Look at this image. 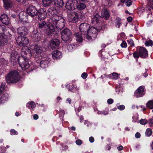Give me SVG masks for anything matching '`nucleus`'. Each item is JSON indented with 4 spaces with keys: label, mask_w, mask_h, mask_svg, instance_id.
Wrapping results in <instances>:
<instances>
[{
    "label": "nucleus",
    "mask_w": 153,
    "mask_h": 153,
    "mask_svg": "<svg viewBox=\"0 0 153 153\" xmlns=\"http://www.w3.org/2000/svg\"><path fill=\"white\" fill-rule=\"evenodd\" d=\"M126 4L128 6H129L131 4V1L130 0L127 1L126 2Z\"/></svg>",
    "instance_id": "50"
},
{
    "label": "nucleus",
    "mask_w": 153,
    "mask_h": 153,
    "mask_svg": "<svg viewBox=\"0 0 153 153\" xmlns=\"http://www.w3.org/2000/svg\"><path fill=\"white\" fill-rule=\"evenodd\" d=\"M33 118L35 120H37L38 118V116L37 114H35L33 115Z\"/></svg>",
    "instance_id": "61"
},
{
    "label": "nucleus",
    "mask_w": 153,
    "mask_h": 153,
    "mask_svg": "<svg viewBox=\"0 0 153 153\" xmlns=\"http://www.w3.org/2000/svg\"><path fill=\"white\" fill-rule=\"evenodd\" d=\"M145 44L146 46H152L153 45V42L152 40H150L149 41H146L145 43Z\"/></svg>",
    "instance_id": "36"
},
{
    "label": "nucleus",
    "mask_w": 153,
    "mask_h": 153,
    "mask_svg": "<svg viewBox=\"0 0 153 153\" xmlns=\"http://www.w3.org/2000/svg\"><path fill=\"white\" fill-rule=\"evenodd\" d=\"M114 101L112 99H109L107 100V102L108 104H111Z\"/></svg>",
    "instance_id": "52"
},
{
    "label": "nucleus",
    "mask_w": 153,
    "mask_h": 153,
    "mask_svg": "<svg viewBox=\"0 0 153 153\" xmlns=\"http://www.w3.org/2000/svg\"><path fill=\"white\" fill-rule=\"evenodd\" d=\"M152 133V130L149 128L147 129L146 131V136H150Z\"/></svg>",
    "instance_id": "38"
},
{
    "label": "nucleus",
    "mask_w": 153,
    "mask_h": 153,
    "mask_svg": "<svg viewBox=\"0 0 153 153\" xmlns=\"http://www.w3.org/2000/svg\"><path fill=\"white\" fill-rule=\"evenodd\" d=\"M79 119H80V122H82V121L83 120H84V118H83V117L82 116H80Z\"/></svg>",
    "instance_id": "63"
},
{
    "label": "nucleus",
    "mask_w": 153,
    "mask_h": 153,
    "mask_svg": "<svg viewBox=\"0 0 153 153\" xmlns=\"http://www.w3.org/2000/svg\"><path fill=\"white\" fill-rule=\"evenodd\" d=\"M9 95L7 93H4L0 97V103H4L8 99Z\"/></svg>",
    "instance_id": "29"
},
{
    "label": "nucleus",
    "mask_w": 153,
    "mask_h": 153,
    "mask_svg": "<svg viewBox=\"0 0 153 153\" xmlns=\"http://www.w3.org/2000/svg\"><path fill=\"white\" fill-rule=\"evenodd\" d=\"M139 55L142 58H146L148 55L147 50L144 48L140 47L139 49Z\"/></svg>",
    "instance_id": "16"
},
{
    "label": "nucleus",
    "mask_w": 153,
    "mask_h": 153,
    "mask_svg": "<svg viewBox=\"0 0 153 153\" xmlns=\"http://www.w3.org/2000/svg\"><path fill=\"white\" fill-rule=\"evenodd\" d=\"M117 149L119 151H121L123 149V147L122 146H120L117 147Z\"/></svg>",
    "instance_id": "59"
},
{
    "label": "nucleus",
    "mask_w": 153,
    "mask_h": 153,
    "mask_svg": "<svg viewBox=\"0 0 153 153\" xmlns=\"http://www.w3.org/2000/svg\"><path fill=\"white\" fill-rule=\"evenodd\" d=\"M147 107L150 109L153 108V101L150 100L148 101L146 103Z\"/></svg>",
    "instance_id": "33"
},
{
    "label": "nucleus",
    "mask_w": 153,
    "mask_h": 153,
    "mask_svg": "<svg viewBox=\"0 0 153 153\" xmlns=\"http://www.w3.org/2000/svg\"><path fill=\"white\" fill-rule=\"evenodd\" d=\"M52 22L58 30H62L65 26V20L61 16L58 15L53 16L51 18Z\"/></svg>",
    "instance_id": "3"
},
{
    "label": "nucleus",
    "mask_w": 153,
    "mask_h": 153,
    "mask_svg": "<svg viewBox=\"0 0 153 153\" xmlns=\"http://www.w3.org/2000/svg\"><path fill=\"white\" fill-rule=\"evenodd\" d=\"M82 144V141L81 140H77V145H80Z\"/></svg>",
    "instance_id": "55"
},
{
    "label": "nucleus",
    "mask_w": 153,
    "mask_h": 153,
    "mask_svg": "<svg viewBox=\"0 0 153 153\" xmlns=\"http://www.w3.org/2000/svg\"><path fill=\"white\" fill-rule=\"evenodd\" d=\"M89 28V25L86 23H82L79 25V28L80 31L82 33H84L82 34L77 33V42H79L80 44L83 40V37L84 36V33L88 31Z\"/></svg>",
    "instance_id": "4"
},
{
    "label": "nucleus",
    "mask_w": 153,
    "mask_h": 153,
    "mask_svg": "<svg viewBox=\"0 0 153 153\" xmlns=\"http://www.w3.org/2000/svg\"><path fill=\"white\" fill-rule=\"evenodd\" d=\"M31 49L33 54L35 55V57L36 58L40 57V54L42 53V48L40 45L35 44L31 46Z\"/></svg>",
    "instance_id": "6"
},
{
    "label": "nucleus",
    "mask_w": 153,
    "mask_h": 153,
    "mask_svg": "<svg viewBox=\"0 0 153 153\" xmlns=\"http://www.w3.org/2000/svg\"><path fill=\"white\" fill-rule=\"evenodd\" d=\"M17 33L19 35L21 36H24L28 34V30L26 27L22 26L18 28Z\"/></svg>",
    "instance_id": "14"
},
{
    "label": "nucleus",
    "mask_w": 153,
    "mask_h": 153,
    "mask_svg": "<svg viewBox=\"0 0 153 153\" xmlns=\"http://www.w3.org/2000/svg\"><path fill=\"white\" fill-rule=\"evenodd\" d=\"M8 42L6 36H4L3 34L0 35V46L6 44Z\"/></svg>",
    "instance_id": "23"
},
{
    "label": "nucleus",
    "mask_w": 153,
    "mask_h": 153,
    "mask_svg": "<svg viewBox=\"0 0 153 153\" xmlns=\"http://www.w3.org/2000/svg\"><path fill=\"white\" fill-rule=\"evenodd\" d=\"M27 105L29 108L30 107L32 108H34L36 106L35 103L33 101H31L29 103L27 104Z\"/></svg>",
    "instance_id": "35"
},
{
    "label": "nucleus",
    "mask_w": 153,
    "mask_h": 153,
    "mask_svg": "<svg viewBox=\"0 0 153 153\" xmlns=\"http://www.w3.org/2000/svg\"><path fill=\"white\" fill-rule=\"evenodd\" d=\"M52 0H42V3L44 6L48 7L52 4Z\"/></svg>",
    "instance_id": "31"
},
{
    "label": "nucleus",
    "mask_w": 153,
    "mask_h": 153,
    "mask_svg": "<svg viewBox=\"0 0 153 153\" xmlns=\"http://www.w3.org/2000/svg\"><path fill=\"white\" fill-rule=\"evenodd\" d=\"M132 18L131 17L129 16L127 18V20L129 22H130L132 21Z\"/></svg>",
    "instance_id": "58"
},
{
    "label": "nucleus",
    "mask_w": 153,
    "mask_h": 153,
    "mask_svg": "<svg viewBox=\"0 0 153 153\" xmlns=\"http://www.w3.org/2000/svg\"><path fill=\"white\" fill-rule=\"evenodd\" d=\"M0 20L2 23L6 25H8L9 23L10 19L8 16L5 14L1 15Z\"/></svg>",
    "instance_id": "20"
},
{
    "label": "nucleus",
    "mask_w": 153,
    "mask_h": 153,
    "mask_svg": "<svg viewBox=\"0 0 153 153\" xmlns=\"http://www.w3.org/2000/svg\"><path fill=\"white\" fill-rule=\"evenodd\" d=\"M94 138L93 137H91L89 138V140L91 143L94 142Z\"/></svg>",
    "instance_id": "53"
},
{
    "label": "nucleus",
    "mask_w": 153,
    "mask_h": 153,
    "mask_svg": "<svg viewBox=\"0 0 153 153\" xmlns=\"http://www.w3.org/2000/svg\"><path fill=\"white\" fill-rule=\"evenodd\" d=\"M38 17L41 20L45 19L46 17L47 13L45 10L44 9L41 8L38 11Z\"/></svg>",
    "instance_id": "17"
},
{
    "label": "nucleus",
    "mask_w": 153,
    "mask_h": 153,
    "mask_svg": "<svg viewBox=\"0 0 153 153\" xmlns=\"http://www.w3.org/2000/svg\"><path fill=\"white\" fill-rule=\"evenodd\" d=\"M65 114V111L64 110H61L60 111V114L59 115H61V116L63 117Z\"/></svg>",
    "instance_id": "56"
},
{
    "label": "nucleus",
    "mask_w": 153,
    "mask_h": 153,
    "mask_svg": "<svg viewBox=\"0 0 153 153\" xmlns=\"http://www.w3.org/2000/svg\"><path fill=\"white\" fill-rule=\"evenodd\" d=\"M5 87V83H2L0 86V93H1L3 91Z\"/></svg>",
    "instance_id": "37"
},
{
    "label": "nucleus",
    "mask_w": 153,
    "mask_h": 153,
    "mask_svg": "<svg viewBox=\"0 0 153 153\" xmlns=\"http://www.w3.org/2000/svg\"><path fill=\"white\" fill-rule=\"evenodd\" d=\"M24 12H21L19 14V19L21 21H22V19H23L24 17V16H25L23 17H22V16L24 14Z\"/></svg>",
    "instance_id": "45"
},
{
    "label": "nucleus",
    "mask_w": 153,
    "mask_h": 153,
    "mask_svg": "<svg viewBox=\"0 0 153 153\" xmlns=\"http://www.w3.org/2000/svg\"><path fill=\"white\" fill-rule=\"evenodd\" d=\"M98 30L94 27H91L89 29L85 36L88 40H94L97 36V32Z\"/></svg>",
    "instance_id": "7"
},
{
    "label": "nucleus",
    "mask_w": 153,
    "mask_h": 153,
    "mask_svg": "<svg viewBox=\"0 0 153 153\" xmlns=\"http://www.w3.org/2000/svg\"><path fill=\"white\" fill-rule=\"evenodd\" d=\"M87 0H78V2H82L84 3H86Z\"/></svg>",
    "instance_id": "62"
},
{
    "label": "nucleus",
    "mask_w": 153,
    "mask_h": 153,
    "mask_svg": "<svg viewBox=\"0 0 153 153\" xmlns=\"http://www.w3.org/2000/svg\"><path fill=\"white\" fill-rule=\"evenodd\" d=\"M106 148H108V150H110L111 148V146L109 145H108L107 146Z\"/></svg>",
    "instance_id": "64"
},
{
    "label": "nucleus",
    "mask_w": 153,
    "mask_h": 153,
    "mask_svg": "<svg viewBox=\"0 0 153 153\" xmlns=\"http://www.w3.org/2000/svg\"><path fill=\"white\" fill-rule=\"evenodd\" d=\"M28 38L24 36L19 37L16 40L17 43L20 46H25L27 45L28 42Z\"/></svg>",
    "instance_id": "11"
},
{
    "label": "nucleus",
    "mask_w": 153,
    "mask_h": 153,
    "mask_svg": "<svg viewBox=\"0 0 153 153\" xmlns=\"http://www.w3.org/2000/svg\"><path fill=\"white\" fill-rule=\"evenodd\" d=\"M48 13L50 15H51L53 16L55 15H57V14L58 13V11L54 6L53 7H51L48 9Z\"/></svg>",
    "instance_id": "26"
},
{
    "label": "nucleus",
    "mask_w": 153,
    "mask_h": 153,
    "mask_svg": "<svg viewBox=\"0 0 153 153\" xmlns=\"http://www.w3.org/2000/svg\"><path fill=\"white\" fill-rule=\"evenodd\" d=\"M144 88L143 86L140 87L134 93V96L137 98L141 97L145 94L144 92Z\"/></svg>",
    "instance_id": "13"
},
{
    "label": "nucleus",
    "mask_w": 153,
    "mask_h": 153,
    "mask_svg": "<svg viewBox=\"0 0 153 153\" xmlns=\"http://www.w3.org/2000/svg\"><path fill=\"white\" fill-rule=\"evenodd\" d=\"M74 47H75L74 45H68L67 48L68 50V51H71L72 50L73 48Z\"/></svg>",
    "instance_id": "42"
},
{
    "label": "nucleus",
    "mask_w": 153,
    "mask_h": 153,
    "mask_svg": "<svg viewBox=\"0 0 153 153\" xmlns=\"http://www.w3.org/2000/svg\"><path fill=\"white\" fill-rule=\"evenodd\" d=\"M59 41L57 39H53L50 43V45L53 50L58 48L59 45Z\"/></svg>",
    "instance_id": "15"
},
{
    "label": "nucleus",
    "mask_w": 153,
    "mask_h": 153,
    "mask_svg": "<svg viewBox=\"0 0 153 153\" xmlns=\"http://www.w3.org/2000/svg\"><path fill=\"white\" fill-rule=\"evenodd\" d=\"M31 50L28 47H24L22 50L21 53L22 55H28L30 56L31 55Z\"/></svg>",
    "instance_id": "25"
},
{
    "label": "nucleus",
    "mask_w": 153,
    "mask_h": 153,
    "mask_svg": "<svg viewBox=\"0 0 153 153\" xmlns=\"http://www.w3.org/2000/svg\"><path fill=\"white\" fill-rule=\"evenodd\" d=\"M125 108V106L123 105H121L118 106V109L120 110H123Z\"/></svg>",
    "instance_id": "49"
},
{
    "label": "nucleus",
    "mask_w": 153,
    "mask_h": 153,
    "mask_svg": "<svg viewBox=\"0 0 153 153\" xmlns=\"http://www.w3.org/2000/svg\"><path fill=\"white\" fill-rule=\"evenodd\" d=\"M127 44L126 42L123 41L121 44V46L122 48H125L127 47Z\"/></svg>",
    "instance_id": "48"
},
{
    "label": "nucleus",
    "mask_w": 153,
    "mask_h": 153,
    "mask_svg": "<svg viewBox=\"0 0 153 153\" xmlns=\"http://www.w3.org/2000/svg\"><path fill=\"white\" fill-rule=\"evenodd\" d=\"M18 63L22 70H25L28 69L29 67H31L30 71H33L34 68H32V65H30L28 62V59L27 57L22 56L19 57Z\"/></svg>",
    "instance_id": "5"
},
{
    "label": "nucleus",
    "mask_w": 153,
    "mask_h": 153,
    "mask_svg": "<svg viewBox=\"0 0 153 153\" xmlns=\"http://www.w3.org/2000/svg\"><path fill=\"white\" fill-rule=\"evenodd\" d=\"M71 32L69 29H65L62 31V39L64 41H69L71 39Z\"/></svg>",
    "instance_id": "8"
},
{
    "label": "nucleus",
    "mask_w": 153,
    "mask_h": 153,
    "mask_svg": "<svg viewBox=\"0 0 153 153\" xmlns=\"http://www.w3.org/2000/svg\"><path fill=\"white\" fill-rule=\"evenodd\" d=\"M31 36L33 40L35 42L39 41L41 38V34L36 29H34Z\"/></svg>",
    "instance_id": "12"
},
{
    "label": "nucleus",
    "mask_w": 153,
    "mask_h": 153,
    "mask_svg": "<svg viewBox=\"0 0 153 153\" xmlns=\"http://www.w3.org/2000/svg\"><path fill=\"white\" fill-rule=\"evenodd\" d=\"M48 24L45 21H40L38 22V27L40 29L45 30L47 27H48Z\"/></svg>",
    "instance_id": "24"
},
{
    "label": "nucleus",
    "mask_w": 153,
    "mask_h": 153,
    "mask_svg": "<svg viewBox=\"0 0 153 153\" xmlns=\"http://www.w3.org/2000/svg\"><path fill=\"white\" fill-rule=\"evenodd\" d=\"M52 4L54 7L60 8L62 7L64 3L63 0H52Z\"/></svg>",
    "instance_id": "19"
},
{
    "label": "nucleus",
    "mask_w": 153,
    "mask_h": 153,
    "mask_svg": "<svg viewBox=\"0 0 153 153\" xmlns=\"http://www.w3.org/2000/svg\"><path fill=\"white\" fill-rule=\"evenodd\" d=\"M133 56L135 58H139V56H140L139 55V53L138 54V52H134L133 53Z\"/></svg>",
    "instance_id": "43"
},
{
    "label": "nucleus",
    "mask_w": 153,
    "mask_h": 153,
    "mask_svg": "<svg viewBox=\"0 0 153 153\" xmlns=\"http://www.w3.org/2000/svg\"><path fill=\"white\" fill-rule=\"evenodd\" d=\"M10 134L11 135H14L16 134L17 131L14 129H11L10 131Z\"/></svg>",
    "instance_id": "46"
},
{
    "label": "nucleus",
    "mask_w": 153,
    "mask_h": 153,
    "mask_svg": "<svg viewBox=\"0 0 153 153\" xmlns=\"http://www.w3.org/2000/svg\"><path fill=\"white\" fill-rule=\"evenodd\" d=\"M55 26L53 25L52 24L48 25V27H47L46 28L45 32L46 34L49 36H51L53 34H55L56 28Z\"/></svg>",
    "instance_id": "9"
},
{
    "label": "nucleus",
    "mask_w": 153,
    "mask_h": 153,
    "mask_svg": "<svg viewBox=\"0 0 153 153\" xmlns=\"http://www.w3.org/2000/svg\"><path fill=\"white\" fill-rule=\"evenodd\" d=\"M74 3L72 0L68 1L66 3L65 7L68 10H71L70 13V15L69 19V21L73 23L76 22V13L75 7H74Z\"/></svg>",
    "instance_id": "1"
},
{
    "label": "nucleus",
    "mask_w": 153,
    "mask_h": 153,
    "mask_svg": "<svg viewBox=\"0 0 153 153\" xmlns=\"http://www.w3.org/2000/svg\"><path fill=\"white\" fill-rule=\"evenodd\" d=\"M86 3L82 2H78V5H77V9L79 10H84L86 7Z\"/></svg>",
    "instance_id": "30"
},
{
    "label": "nucleus",
    "mask_w": 153,
    "mask_h": 153,
    "mask_svg": "<svg viewBox=\"0 0 153 153\" xmlns=\"http://www.w3.org/2000/svg\"><path fill=\"white\" fill-rule=\"evenodd\" d=\"M4 4V6L6 9H8L10 8L13 4L11 0H3Z\"/></svg>",
    "instance_id": "27"
},
{
    "label": "nucleus",
    "mask_w": 153,
    "mask_h": 153,
    "mask_svg": "<svg viewBox=\"0 0 153 153\" xmlns=\"http://www.w3.org/2000/svg\"><path fill=\"white\" fill-rule=\"evenodd\" d=\"M5 30L6 26L5 25H0V35L3 34L4 36H6L3 34Z\"/></svg>",
    "instance_id": "34"
},
{
    "label": "nucleus",
    "mask_w": 153,
    "mask_h": 153,
    "mask_svg": "<svg viewBox=\"0 0 153 153\" xmlns=\"http://www.w3.org/2000/svg\"><path fill=\"white\" fill-rule=\"evenodd\" d=\"M5 79L8 84L17 83L20 79L18 72L16 71H11L5 76Z\"/></svg>",
    "instance_id": "2"
},
{
    "label": "nucleus",
    "mask_w": 153,
    "mask_h": 153,
    "mask_svg": "<svg viewBox=\"0 0 153 153\" xmlns=\"http://www.w3.org/2000/svg\"><path fill=\"white\" fill-rule=\"evenodd\" d=\"M69 129H71V130L75 131L76 130V128L74 126H72L70 128H68Z\"/></svg>",
    "instance_id": "60"
},
{
    "label": "nucleus",
    "mask_w": 153,
    "mask_h": 153,
    "mask_svg": "<svg viewBox=\"0 0 153 153\" xmlns=\"http://www.w3.org/2000/svg\"><path fill=\"white\" fill-rule=\"evenodd\" d=\"M116 24L117 27L119 28L120 26L121 22L120 21H119V19H117L116 20Z\"/></svg>",
    "instance_id": "44"
},
{
    "label": "nucleus",
    "mask_w": 153,
    "mask_h": 153,
    "mask_svg": "<svg viewBox=\"0 0 153 153\" xmlns=\"http://www.w3.org/2000/svg\"><path fill=\"white\" fill-rule=\"evenodd\" d=\"M27 13L29 15L33 17L36 15L38 11L35 7L31 5L27 9Z\"/></svg>",
    "instance_id": "10"
},
{
    "label": "nucleus",
    "mask_w": 153,
    "mask_h": 153,
    "mask_svg": "<svg viewBox=\"0 0 153 153\" xmlns=\"http://www.w3.org/2000/svg\"><path fill=\"white\" fill-rule=\"evenodd\" d=\"M110 14L109 13L106 8L102 9L101 13V17L102 18H103L107 20L110 17Z\"/></svg>",
    "instance_id": "18"
},
{
    "label": "nucleus",
    "mask_w": 153,
    "mask_h": 153,
    "mask_svg": "<svg viewBox=\"0 0 153 153\" xmlns=\"http://www.w3.org/2000/svg\"><path fill=\"white\" fill-rule=\"evenodd\" d=\"M110 77L113 79H116L118 78V75L117 73L114 72L110 74Z\"/></svg>",
    "instance_id": "32"
},
{
    "label": "nucleus",
    "mask_w": 153,
    "mask_h": 153,
    "mask_svg": "<svg viewBox=\"0 0 153 153\" xmlns=\"http://www.w3.org/2000/svg\"><path fill=\"white\" fill-rule=\"evenodd\" d=\"M38 63H40V66L43 68H44L47 67L48 66V61L46 60H42V61L40 60L38 61L37 62Z\"/></svg>",
    "instance_id": "28"
},
{
    "label": "nucleus",
    "mask_w": 153,
    "mask_h": 153,
    "mask_svg": "<svg viewBox=\"0 0 153 153\" xmlns=\"http://www.w3.org/2000/svg\"><path fill=\"white\" fill-rule=\"evenodd\" d=\"M87 76H88V74L87 73H83L81 75V77H82V78L83 79H85L87 78Z\"/></svg>",
    "instance_id": "47"
},
{
    "label": "nucleus",
    "mask_w": 153,
    "mask_h": 153,
    "mask_svg": "<svg viewBox=\"0 0 153 153\" xmlns=\"http://www.w3.org/2000/svg\"><path fill=\"white\" fill-rule=\"evenodd\" d=\"M135 137L137 138H139L140 137V134L139 132H137L135 134Z\"/></svg>",
    "instance_id": "54"
},
{
    "label": "nucleus",
    "mask_w": 153,
    "mask_h": 153,
    "mask_svg": "<svg viewBox=\"0 0 153 153\" xmlns=\"http://www.w3.org/2000/svg\"><path fill=\"white\" fill-rule=\"evenodd\" d=\"M148 5L153 9V0H149L148 1Z\"/></svg>",
    "instance_id": "39"
},
{
    "label": "nucleus",
    "mask_w": 153,
    "mask_h": 153,
    "mask_svg": "<svg viewBox=\"0 0 153 153\" xmlns=\"http://www.w3.org/2000/svg\"><path fill=\"white\" fill-rule=\"evenodd\" d=\"M52 57L53 59H60L61 57V52L58 50H56L52 53Z\"/></svg>",
    "instance_id": "21"
},
{
    "label": "nucleus",
    "mask_w": 153,
    "mask_h": 153,
    "mask_svg": "<svg viewBox=\"0 0 153 153\" xmlns=\"http://www.w3.org/2000/svg\"><path fill=\"white\" fill-rule=\"evenodd\" d=\"M20 4H24L26 2V0H16Z\"/></svg>",
    "instance_id": "51"
},
{
    "label": "nucleus",
    "mask_w": 153,
    "mask_h": 153,
    "mask_svg": "<svg viewBox=\"0 0 153 153\" xmlns=\"http://www.w3.org/2000/svg\"><path fill=\"white\" fill-rule=\"evenodd\" d=\"M149 123L150 126L153 127V119L150 120Z\"/></svg>",
    "instance_id": "57"
},
{
    "label": "nucleus",
    "mask_w": 153,
    "mask_h": 153,
    "mask_svg": "<svg viewBox=\"0 0 153 153\" xmlns=\"http://www.w3.org/2000/svg\"><path fill=\"white\" fill-rule=\"evenodd\" d=\"M147 122V120L146 119H142L140 120V123L142 125H145Z\"/></svg>",
    "instance_id": "41"
},
{
    "label": "nucleus",
    "mask_w": 153,
    "mask_h": 153,
    "mask_svg": "<svg viewBox=\"0 0 153 153\" xmlns=\"http://www.w3.org/2000/svg\"><path fill=\"white\" fill-rule=\"evenodd\" d=\"M127 42L128 44L130 45V46H134V42L133 40L131 39H129L127 40Z\"/></svg>",
    "instance_id": "40"
},
{
    "label": "nucleus",
    "mask_w": 153,
    "mask_h": 153,
    "mask_svg": "<svg viewBox=\"0 0 153 153\" xmlns=\"http://www.w3.org/2000/svg\"><path fill=\"white\" fill-rule=\"evenodd\" d=\"M101 19V17L98 13H94L92 18V23H94L95 22L97 23H99Z\"/></svg>",
    "instance_id": "22"
}]
</instances>
